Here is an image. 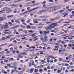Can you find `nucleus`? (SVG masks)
Listing matches in <instances>:
<instances>
[{
    "label": "nucleus",
    "mask_w": 74,
    "mask_h": 74,
    "mask_svg": "<svg viewBox=\"0 0 74 74\" xmlns=\"http://www.w3.org/2000/svg\"><path fill=\"white\" fill-rule=\"evenodd\" d=\"M2 40H5L7 39V38H5V37H3L2 38Z\"/></svg>",
    "instance_id": "nucleus-32"
},
{
    "label": "nucleus",
    "mask_w": 74,
    "mask_h": 74,
    "mask_svg": "<svg viewBox=\"0 0 74 74\" xmlns=\"http://www.w3.org/2000/svg\"><path fill=\"white\" fill-rule=\"evenodd\" d=\"M57 73H61V71L60 70H59L57 71Z\"/></svg>",
    "instance_id": "nucleus-37"
},
{
    "label": "nucleus",
    "mask_w": 74,
    "mask_h": 74,
    "mask_svg": "<svg viewBox=\"0 0 74 74\" xmlns=\"http://www.w3.org/2000/svg\"><path fill=\"white\" fill-rule=\"evenodd\" d=\"M18 30L19 31H23V30L22 29H18Z\"/></svg>",
    "instance_id": "nucleus-49"
},
{
    "label": "nucleus",
    "mask_w": 74,
    "mask_h": 74,
    "mask_svg": "<svg viewBox=\"0 0 74 74\" xmlns=\"http://www.w3.org/2000/svg\"><path fill=\"white\" fill-rule=\"evenodd\" d=\"M23 56L27 55V54L26 52H24L23 53Z\"/></svg>",
    "instance_id": "nucleus-18"
},
{
    "label": "nucleus",
    "mask_w": 74,
    "mask_h": 74,
    "mask_svg": "<svg viewBox=\"0 0 74 74\" xmlns=\"http://www.w3.org/2000/svg\"><path fill=\"white\" fill-rule=\"evenodd\" d=\"M74 10L72 9H69L67 10V11H69V12H71L72 11H73Z\"/></svg>",
    "instance_id": "nucleus-14"
},
{
    "label": "nucleus",
    "mask_w": 74,
    "mask_h": 74,
    "mask_svg": "<svg viewBox=\"0 0 74 74\" xmlns=\"http://www.w3.org/2000/svg\"><path fill=\"white\" fill-rule=\"evenodd\" d=\"M64 21V19H62L59 20V23H60L62 22V21Z\"/></svg>",
    "instance_id": "nucleus-12"
},
{
    "label": "nucleus",
    "mask_w": 74,
    "mask_h": 74,
    "mask_svg": "<svg viewBox=\"0 0 74 74\" xmlns=\"http://www.w3.org/2000/svg\"><path fill=\"white\" fill-rule=\"evenodd\" d=\"M5 52V51H1L0 52V53L1 54H3V53H4Z\"/></svg>",
    "instance_id": "nucleus-20"
},
{
    "label": "nucleus",
    "mask_w": 74,
    "mask_h": 74,
    "mask_svg": "<svg viewBox=\"0 0 74 74\" xmlns=\"http://www.w3.org/2000/svg\"><path fill=\"white\" fill-rule=\"evenodd\" d=\"M38 69H34V72L35 73H37V72H38Z\"/></svg>",
    "instance_id": "nucleus-27"
},
{
    "label": "nucleus",
    "mask_w": 74,
    "mask_h": 74,
    "mask_svg": "<svg viewBox=\"0 0 74 74\" xmlns=\"http://www.w3.org/2000/svg\"><path fill=\"white\" fill-rule=\"evenodd\" d=\"M55 49H56V48H59V46L58 45H57V46H55Z\"/></svg>",
    "instance_id": "nucleus-55"
},
{
    "label": "nucleus",
    "mask_w": 74,
    "mask_h": 74,
    "mask_svg": "<svg viewBox=\"0 0 74 74\" xmlns=\"http://www.w3.org/2000/svg\"><path fill=\"white\" fill-rule=\"evenodd\" d=\"M2 73H4V74H7V72L6 71H5V70L4 69L2 70Z\"/></svg>",
    "instance_id": "nucleus-7"
},
{
    "label": "nucleus",
    "mask_w": 74,
    "mask_h": 74,
    "mask_svg": "<svg viewBox=\"0 0 74 74\" xmlns=\"http://www.w3.org/2000/svg\"><path fill=\"white\" fill-rule=\"evenodd\" d=\"M49 10V8H48L47 9H45V12H47V11H48Z\"/></svg>",
    "instance_id": "nucleus-22"
},
{
    "label": "nucleus",
    "mask_w": 74,
    "mask_h": 74,
    "mask_svg": "<svg viewBox=\"0 0 74 74\" xmlns=\"http://www.w3.org/2000/svg\"><path fill=\"white\" fill-rule=\"evenodd\" d=\"M10 51H7L6 52V54H8V53H10Z\"/></svg>",
    "instance_id": "nucleus-61"
},
{
    "label": "nucleus",
    "mask_w": 74,
    "mask_h": 74,
    "mask_svg": "<svg viewBox=\"0 0 74 74\" xmlns=\"http://www.w3.org/2000/svg\"><path fill=\"white\" fill-rule=\"evenodd\" d=\"M21 27L23 29H25V26H23V25L21 26Z\"/></svg>",
    "instance_id": "nucleus-35"
},
{
    "label": "nucleus",
    "mask_w": 74,
    "mask_h": 74,
    "mask_svg": "<svg viewBox=\"0 0 74 74\" xmlns=\"http://www.w3.org/2000/svg\"><path fill=\"white\" fill-rule=\"evenodd\" d=\"M53 40V39L52 38H50L49 39V41L48 42L47 44H52L53 43V42L52 41V40Z\"/></svg>",
    "instance_id": "nucleus-4"
},
{
    "label": "nucleus",
    "mask_w": 74,
    "mask_h": 74,
    "mask_svg": "<svg viewBox=\"0 0 74 74\" xmlns=\"http://www.w3.org/2000/svg\"><path fill=\"white\" fill-rule=\"evenodd\" d=\"M31 0H25V1L26 2H28V1H31Z\"/></svg>",
    "instance_id": "nucleus-52"
},
{
    "label": "nucleus",
    "mask_w": 74,
    "mask_h": 74,
    "mask_svg": "<svg viewBox=\"0 0 74 74\" xmlns=\"http://www.w3.org/2000/svg\"><path fill=\"white\" fill-rule=\"evenodd\" d=\"M48 16H43V18H47Z\"/></svg>",
    "instance_id": "nucleus-38"
},
{
    "label": "nucleus",
    "mask_w": 74,
    "mask_h": 74,
    "mask_svg": "<svg viewBox=\"0 0 74 74\" xmlns=\"http://www.w3.org/2000/svg\"><path fill=\"white\" fill-rule=\"evenodd\" d=\"M23 32H25V34H27V31L26 30H24L23 31Z\"/></svg>",
    "instance_id": "nucleus-30"
},
{
    "label": "nucleus",
    "mask_w": 74,
    "mask_h": 74,
    "mask_svg": "<svg viewBox=\"0 0 74 74\" xmlns=\"http://www.w3.org/2000/svg\"><path fill=\"white\" fill-rule=\"evenodd\" d=\"M34 23H38V21H34Z\"/></svg>",
    "instance_id": "nucleus-45"
},
{
    "label": "nucleus",
    "mask_w": 74,
    "mask_h": 74,
    "mask_svg": "<svg viewBox=\"0 0 74 74\" xmlns=\"http://www.w3.org/2000/svg\"><path fill=\"white\" fill-rule=\"evenodd\" d=\"M15 38H12L10 40V41H13V40H15Z\"/></svg>",
    "instance_id": "nucleus-28"
},
{
    "label": "nucleus",
    "mask_w": 74,
    "mask_h": 74,
    "mask_svg": "<svg viewBox=\"0 0 74 74\" xmlns=\"http://www.w3.org/2000/svg\"><path fill=\"white\" fill-rule=\"evenodd\" d=\"M14 21L16 23H18V24H19V23H21V22L19 20V19H14Z\"/></svg>",
    "instance_id": "nucleus-6"
},
{
    "label": "nucleus",
    "mask_w": 74,
    "mask_h": 74,
    "mask_svg": "<svg viewBox=\"0 0 74 74\" xmlns=\"http://www.w3.org/2000/svg\"><path fill=\"white\" fill-rule=\"evenodd\" d=\"M37 21H39L40 22H41L42 20L40 19H36Z\"/></svg>",
    "instance_id": "nucleus-26"
},
{
    "label": "nucleus",
    "mask_w": 74,
    "mask_h": 74,
    "mask_svg": "<svg viewBox=\"0 0 74 74\" xmlns=\"http://www.w3.org/2000/svg\"><path fill=\"white\" fill-rule=\"evenodd\" d=\"M37 14H38V15H41L42 13L40 11L38 12H37Z\"/></svg>",
    "instance_id": "nucleus-9"
},
{
    "label": "nucleus",
    "mask_w": 74,
    "mask_h": 74,
    "mask_svg": "<svg viewBox=\"0 0 74 74\" xmlns=\"http://www.w3.org/2000/svg\"><path fill=\"white\" fill-rule=\"evenodd\" d=\"M72 15H74V11H73L71 12Z\"/></svg>",
    "instance_id": "nucleus-64"
},
{
    "label": "nucleus",
    "mask_w": 74,
    "mask_h": 74,
    "mask_svg": "<svg viewBox=\"0 0 74 74\" xmlns=\"http://www.w3.org/2000/svg\"><path fill=\"white\" fill-rule=\"evenodd\" d=\"M39 66H40V69H41V68H43V67H44V66L43 65H40Z\"/></svg>",
    "instance_id": "nucleus-42"
},
{
    "label": "nucleus",
    "mask_w": 74,
    "mask_h": 74,
    "mask_svg": "<svg viewBox=\"0 0 74 74\" xmlns=\"http://www.w3.org/2000/svg\"><path fill=\"white\" fill-rule=\"evenodd\" d=\"M31 27L30 25H27V29H30Z\"/></svg>",
    "instance_id": "nucleus-21"
},
{
    "label": "nucleus",
    "mask_w": 74,
    "mask_h": 74,
    "mask_svg": "<svg viewBox=\"0 0 74 74\" xmlns=\"http://www.w3.org/2000/svg\"><path fill=\"white\" fill-rule=\"evenodd\" d=\"M60 17H58L56 18V19H60Z\"/></svg>",
    "instance_id": "nucleus-62"
},
{
    "label": "nucleus",
    "mask_w": 74,
    "mask_h": 74,
    "mask_svg": "<svg viewBox=\"0 0 74 74\" xmlns=\"http://www.w3.org/2000/svg\"><path fill=\"white\" fill-rule=\"evenodd\" d=\"M18 58H22V56H21L18 55Z\"/></svg>",
    "instance_id": "nucleus-44"
},
{
    "label": "nucleus",
    "mask_w": 74,
    "mask_h": 74,
    "mask_svg": "<svg viewBox=\"0 0 74 74\" xmlns=\"http://www.w3.org/2000/svg\"><path fill=\"white\" fill-rule=\"evenodd\" d=\"M3 10H5L6 11V10H8V7H5L3 8Z\"/></svg>",
    "instance_id": "nucleus-10"
},
{
    "label": "nucleus",
    "mask_w": 74,
    "mask_h": 74,
    "mask_svg": "<svg viewBox=\"0 0 74 74\" xmlns=\"http://www.w3.org/2000/svg\"><path fill=\"white\" fill-rule=\"evenodd\" d=\"M40 11L41 12H45V10L44 9L42 10L41 11Z\"/></svg>",
    "instance_id": "nucleus-51"
},
{
    "label": "nucleus",
    "mask_w": 74,
    "mask_h": 74,
    "mask_svg": "<svg viewBox=\"0 0 74 74\" xmlns=\"http://www.w3.org/2000/svg\"><path fill=\"white\" fill-rule=\"evenodd\" d=\"M59 9L57 6H53V9L52 10V12H54V11H56L57 10H58Z\"/></svg>",
    "instance_id": "nucleus-3"
},
{
    "label": "nucleus",
    "mask_w": 74,
    "mask_h": 74,
    "mask_svg": "<svg viewBox=\"0 0 74 74\" xmlns=\"http://www.w3.org/2000/svg\"><path fill=\"white\" fill-rule=\"evenodd\" d=\"M30 19L28 20L27 21V23H30Z\"/></svg>",
    "instance_id": "nucleus-25"
},
{
    "label": "nucleus",
    "mask_w": 74,
    "mask_h": 74,
    "mask_svg": "<svg viewBox=\"0 0 74 74\" xmlns=\"http://www.w3.org/2000/svg\"><path fill=\"white\" fill-rule=\"evenodd\" d=\"M32 37L34 38V37H36V35L35 34H33L32 36Z\"/></svg>",
    "instance_id": "nucleus-48"
},
{
    "label": "nucleus",
    "mask_w": 74,
    "mask_h": 74,
    "mask_svg": "<svg viewBox=\"0 0 74 74\" xmlns=\"http://www.w3.org/2000/svg\"><path fill=\"white\" fill-rule=\"evenodd\" d=\"M6 13H7V14H8V13H10L9 11L8 10L6 11Z\"/></svg>",
    "instance_id": "nucleus-60"
},
{
    "label": "nucleus",
    "mask_w": 74,
    "mask_h": 74,
    "mask_svg": "<svg viewBox=\"0 0 74 74\" xmlns=\"http://www.w3.org/2000/svg\"><path fill=\"white\" fill-rule=\"evenodd\" d=\"M40 8V7H37V8H34L33 9H32L30 10L29 11L27 12H32V11H34V10H36L38 8Z\"/></svg>",
    "instance_id": "nucleus-5"
},
{
    "label": "nucleus",
    "mask_w": 74,
    "mask_h": 74,
    "mask_svg": "<svg viewBox=\"0 0 74 74\" xmlns=\"http://www.w3.org/2000/svg\"><path fill=\"white\" fill-rule=\"evenodd\" d=\"M14 16V15H10V16H7L8 18H12Z\"/></svg>",
    "instance_id": "nucleus-23"
},
{
    "label": "nucleus",
    "mask_w": 74,
    "mask_h": 74,
    "mask_svg": "<svg viewBox=\"0 0 74 74\" xmlns=\"http://www.w3.org/2000/svg\"><path fill=\"white\" fill-rule=\"evenodd\" d=\"M8 60H5L4 61V62H8Z\"/></svg>",
    "instance_id": "nucleus-54"
},
{
    "label": "nucleus",
    "mask_w": 74,
    "mask_h": 74,
    "mask_svg": "<svg viewBox=\"0 0 74 74\" xmlns=\"http://www.w3.org/2000/svg\"><path fill=\"white\" fill-rule=\"evenodd\" d=\"M43 70L45 71H47V69L46 67L44 68Z\"/></svg>",
    "instance_id": "nucleus-31"
},
{
    "label": "nucleus",
    "mask_w": 74,
    "mask_h": 74,
    "mask_svg": "<svg viewBox=\"0 0 74 74\" xmlns=\"http://www.w3.org/2000/svg\"><path fill=\"white\" fill-rule=\"evenodd\" d=\"M65 6H66V5H59L58 6V8H59V7H65Z\"/></svg>",
    "instance_id": "nucleus-16"
},
{
    "label": "nucleus",
    "mask_w": 74,
    "mask_h": 74,
    "mask_svg": "<svg viewBox=\"0 0 74 74\" xmlns=\"http://www.w3.org/2000/svg\"><path fill=\"white\" fill-rule=\"evenodd\" d=\"M39 18H40V19H42L43 18V16H39Z\"/></svg>",
    "instance_id": "nucleus-43"
},
{
    "label": "nucleus",
    "mask_w": 74,
    "mask_h": 74,
    "mask_svg": "<svg viewBox=\"0 0 74 74\" xmlns=\"http://www.w3.org/2000/svg\"><path fill=\"white\" fill-rule=\"evenodd\" d=\"M4 20V18L3 17H0V21H3Z\"/></svg>",
    "instance_id": "nucleus-24"
},
{
    "label": "nucleus",
    "mask_w": 74,
    "mask_h": 74,
    "mask_svg": "<svg viewBox=\"0 0 74 74\" xmlns=\"http://www.w3.org/2000/svg\"><path fill=\"white\" fill-rule=\"evenodd\" d=\"M53 40L54 41H56V40H57V38H54L53 39Z\"/></svg>",
    "instance_id": "nucleus-53"
},
{
    "label": "nucleus",
    "mask_w": 74,
    "mask_h": 74,
    "mask_svg": "<svg viewBox=\"0 0 74 74\" xmlns=\"http://www.w3.org/2000/svg\"><path fill=\"white\" fill-rule=\"evenodd\" d=\"M4 33H7V34H11L12 32H4Z\"/></svg>",
    "instance_id": "nucleus-13"
},
{
    "label": "nucleus",
    "mask_w": 74,
    "mask_h": 74,
    "mask_svg": "<svg viewBox=\"0 0 74 74\" xmlns=\"http://www.w3.org/2000/svg\"><path fill=\"white\" fill-rule=\"evenodd\" d=\"M63 60V59L60 58H59V62H62Z\"/></svg>",
    "instance_id": "nucleus-19"
},
{
    "label": "nucleus",
    "mask_w": 74,
    "mask_h": 74,
    "mask_svg": "<svg viewBox=\"0 0 74 74\" xmlns=\"http://www.w3.org/2000/svg\"><path fill=\"white\" fill-rule=\"evenodd\" d=\"M8 23H6L5 25H3V26H1V29H6L8 28Z\"/></svg>",
    "instance_id": "nucleus-2"
},
{
    "label": "nucleus",
    "mask_w": 74,
    "mask_h": 74,
    "mask_svg": "<svg viewBox=\"0 0 74 74\" xmlns=\"http://www.w3.org/2000/svg\"><path fill=\"white\" fill-rule=\"evenodd\" d=\"M48 41V39H44L42 41V42H47V41Z\"/></svg>",
    "instance_id": "nucleus-11"
},
{
    "label": "nucleus",
    "mask_w": 74,
    "mask_h": 74,
    "mask_svg": "<svg viewBox=\"0 0 74 74\" xmlns=\"http://www.w3.org/2000/svg\"><path fill=\"white\" fill-rule=\"evenodd\" d=\"M74 69H72L71 70L69 71L70 72H74Z\"/></svg>",
    "instance_id": "nucleus-41"
},
{
    "label": "nucleus",
    "mask_w": 74,
    "mask_h": 74,
    "mask_svg": "<svg viewBox=\"0 0 74 74\" xmlns=\"http://www.w3.org/2000/svg\"><path fill=\"white\" fill-rule=\"evenodd\" d=\"M72 56V55H70L69 56V59H71V57Z\"/></svg>",
    "instance_id": "nucleus-34"
},
{
    "label": "nucleus",
    "mask_w": 74,
    "mask_h": 74,
    "mask_svg": "<svg viewBox=\"0 0 74 74\" xmlns=\"http://www.w3.org/2000/svg\"><path fill=\"white\" fill-rule=\"evenodd\" d=\"M49 2H51V3H53V0H49Z\"/></svg>",
    "instance_id": "nucleus-46"
},
{
    "label": "nucleus",
    "mask_w": 74,
    "mask_h": 74,
    "mask_svg": "<svg viewBox=\"0 0 74 74\" xmlns=\"http://www.w3.org/2000/svg\"><path fill=\"white\" fill-rule=\"evenodd\" d=\"M32 28L33 29H35L36 27L32 26Z\"/></svg>",
    "instance_id": "nucleus-57"
},
{
    "label": "nucleus",
    "mask_w": 74,
    "mask_h": 74,
    "mask_svg": "<svg viewBox=\"0 0 74 74\" xmlns=\"http://www.w3.org/2000/svg\"><path fill=\"white\" fill-rule=\"evenodd\" d=\"M13 50L14 49L12 48H11L10 49V51H13Z\"/></svg>",
    "instance_id": "nucleus-50"
},
{
    "label": "nucleus",
    "mask_w": 74,
    "mask_h": 74,
    "mask_svg": "<svg viewBox=\"0 0 74 74\" xmlns=\"http://www.w3.org/2000/svg\"><path fill=\"white\" fill-rule=\"evenodd\" d=\"M14 71L15 73H18V72H19V71L16 69L14 70Z\"/></svg>",
    "instance_id": "nucleus-29"
},
{
    "label": "nucleus",
    "mask_w": 74,
    "mask_h": 74,
    "mask_svg": "<svg viewBox=\"0 0 74 74\" xmlns=\"http://www.w3.org/2000/svg\"><path fill=\"white\" fill-rule=\"evenodd\" d=\"M33 21H34V22H35L36 21H37V19H34L33 20Z\"/></svg>",
    "instance_id": "nucleus-58"
},
{
    "label": "nucleus",
    "mask_w": 74,
    "mask_h": 74,
    "mask_svg": "<svg viewBox=\"0 0 74 74\" xmlns=\"http://www.w3.org/2000/svg\"><path fill=\"white\" fill-rule=\"evenodd\" d=\"M22 37V35H18L16 36V37Z\"/></svg>",
    "instance_id": "nucleus-33"
},
{
    "label": "nucleus",
    "mask_w": 74,
    "mask_h": 74,
    "mask_svg": "<svg viewBox=\"0 0 74 74\" xmlns=\"http://www.w3.org/2000/svg\"><path fill=\"white\" fill-rule=\"evenodd\" d=\"M40 62H42V63H44H44H45V61H44V60H41Z\"/></svg>",
    "instance_id": "nucleus-47"
},
{
    "label": "nucleus",
    "mask_w": 74,
    "mask_h": 74,
    "mask_svg": "<svg viewBox=\"0 0 74 74\" xmlns=\"http://www.w3.org/2000/svg\"><path fill=\"white\" fill-rule=\"evenodd\" d=\"M64 10H60V12H60V13H61V12H64Z\"/></svg>",
    "instance_id": "nucleus-56"
},
{
    "label": "nucleus",
    "mask_w": 74,
    "mask_h": 74,
    "mask_svg": "<svg viewBox=\"0 0 74 74\" xmlns=\"http://www.w3.org/2000/svg\"><path fill=\"white\" fill-rule=\"evenodd\" d=\"M12 35H10V36H6V39L7 38H10V37H12Z\"/></svg>",
    "instance_id": "nucleus-17"
},
{
    "label": "nucleus",
    "mask_w": 74,
    "mask_h": 74,
    "mask_svg": "<svg viewBox=\"0 0 74 74\" xmlns=\"http://www.w3.org/2000/svg\"><path fill=\"white\" fill-rule=\"evenodd\" d=\"M42 20L43 21H48V19H47V18H46L45 19H42Z\"/></svg>",
    "instance_id": "nucleus-15"
},
{
    "label": "nucleus",
    "mask_w": 74,
    "mask_h": 74,
    "mask_svg": "<svg viewBox=\"0 0 74 74\" xmlns=\"http://www.w3.org/2000/svg\"><path fill=\"white\" fill-rule=\"evenodd\" d=\"M58 48H57V49H54L53 50H55V51H58Z\"/></svg>",
    "instance_id": "nucleus-59"
},
{
    "label": "nucleus",
    "mask_w": 74,
    "mask_h": 74,
    "mask_svg": "<svg viewBox=\"0 0 74 74\" xmlns=\"http://www.w3.org/2000/svg\"><path fill=\"white\" fill-rule=\"evenodd\" d=\"M57 23H56L51 24V25H52L53 26L50 25L49 27H47V29L49 30V29H50V28H55L56 26H58V24Z\"/></svg>",
    "instance_id": "nucleus-1"
},
{
    "label": "nucleus",
    "mask_w": 74,
    "mask_h": 74,
    "mask_svg": "<svg viewBox=\"0 0 74 74\" xmlns=\"http://www.w3.org/2000/svg\"><path fill=\"white\" fill-rule=\"evenodd\" d=\"M33 71H34V68H33V69H31L30 70V71H28V73H32L33 72Z\"/></svg>",
    "instance_id": "nucleus-8"
},
{
    "label": "nucleus",
    "mask_w": 74,
    "mask_h": 74,
    "mask_svg": "<svg viewBox=\"0 0 74 74\" xmlns=\"http://www.w3.org/2000/svg\"><path fill=\"white\" fill-rule=\"evenodd\" d=\"M42 69L39 70V72H42Z\"/></svg>",
    "instance_id": "nucleus-63"
},
{
    "label": "nucleus",
    "mask_w": 74,
    "mask_h": 74,
    "mask_svg": "<svg viewBox=\"0 0 74 74\" xmlns=\"http://www.w3.org/2000/svg\"><path fill=\"white\" fill-rule=\"evenodd\" d=\"M21 21L22 22H25V20L24 19H21Z\"/></svg>",
    "instance_id": "nucleus-40"
},
{
    "label": "nucleus",
    "mask_w": 74,
    "mask_h": 74,
    "mask_svg": "<svg viewBox=\"0 0 74 74\" xmlns=\"http://www.w3.org/2000/svg\"><path fill=\"white\" fill-rule=\"evenodd\" d=\"M35 68H36V69H40V66H36L35 67Z\"/></svg>",
    "instance_id": "nucleus-39"
},
{
    "label": "nucleus",
    "mask_w": 74,
    "mask_h": 74,
    "mask_svg": "<svg viewBox=\"0 0 74 74\" xmlns=\"http://www.w3.org/2000/svg\"><path fill=\"white\" fill-rule=\"evenodd\" d=\"M8 23H9V25H12V23H11V22H8Z\"/></svg>",
    "instance_id": "nucleus-36"
}]
</instances>
